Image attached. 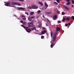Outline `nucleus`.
Here are the masks:
<instances>
[{
	"label": "nucleus",
	"instance_id": "nucleus-1",
	"mask_svg": "<svg viewBox=\"0 0 74 74\" xmlns=\"http://www.w3.org/2000/svg\"><path fill=\"white\" fill-rule=\"evenodd\" d=\"M21 26L23 27L25 30L26 32L28 33H30V32L32 31V30H34L33 28H32L31 29L29 27L25 26L23 25H21Z\"/></svg>",
	"mask_w": 74,
	"mask_h": 74
},
{
	"label": "nucleus",
	"instance_id": "nucleus-2",
	"mask_svg": "<svg viewBox=\"0 0 74 74\" xmlns=\"http://www.w3.org/2000/svg\"><path fill=\"white\" fill-rule=\"evenodd\" d=\"M34 22V21L32 20L31 22L28 23V27H34L35 26V25H34L33 22Z\"/></svg>",
	"mask_w": 74,
	"mask_h": 74
},
{
	"label": "nucleus",
	"instance_id": "nucleus-3",
	"mask_svg": "<svg viewBox=\"0 0 74 74\" xmlns=\"http://www.w3.org/2000/svg\"><path fill=\"white\" fill-rule=\"evenodd\" d=\"M53 39H52L51 40V42H55L56 41V38L55 37H53Z\"/></svg>",
	"mask_w": 74,
	"mask_h": 74
},
{
	"label": "nucleus",
	"instance_id": "nucleus-4",
	"mask_svg": "<svg viewBox=\"0 0 74 74\" xmlns=\"http://www.w3.org/2000/svg\"><path fill=\"white\" fill-rule=\"evenodd\" d=\"M32 8L33 9H36L38 8V7L35 5H32Z\"/></svg>",
	"mask_w": 74,
	"mask_h": 74
},
{
	"label": "nucleus",
	"instance_id": "nucleus-5",
	"mask_svg": "<svg viewBox=\"0 0 74 74\" xmlns=\"http://www.w3.org/2000/svg\"><path fill=\"white\" fill-rule=\"evenodd\" d=\"M47 33V32L45 30L42 31V32H41V33L42 34H45V33Z\"/></svg>",
	"mask_w": 74,
	"mask_h": 74
},
{
	"label": "nucleus",
	"instance_id": "nucleus-6",
	"mask_svg": "<svg viewBox=\"0 0 74 74\" xmlns=\"http://www.w3.org/2000/svg\"><path fill=\"white\" fill-rule=\"evenodd\" d=\"M18 9L19 10H26V9L25 8H18Z\"/></svg>",
	"mask_w": 74,
	"mask_h": 74
},
{
	"label": "nucleus",
	"instance_id": "nucleus-7",
	"mask_svg": "<svg viewBox=\"0 0 74 74\" xmlns=\"http://www.w3.org/2000/svg\"><path fill=\"white\" fill-rule=\"evenodd\" d=\"M55 45V43H54V42L52 43V44L51 45V48H52L53 46Z\"/></svg>",
	"mask_w": 74,
	"mask_h": 74
},
{
	"label": "nucleus",
	"instance_id": "nucleus-8",
	"mask_svg": "<svg viewBox=\"0 0 74 74\" xmlns=\"http://www.w3.org/2000/svg\"><path fill=\"white\" fill-rule=\"evenodd\" d=\"M57 16L56 15H55L54 16H53V19L54 20H55L56 19H57Z\"/></svg>",
	"mask_w": 74,
	"mask_h": 74
},
{
	"label": "nucleus",
	"instance_id": "nucleus-9",
	"mask_svg": "<svg viewBox=\"0 0 74 74\" xmlns=\"http://www.w3.org/2000/svg\"><path fill=\"white\" fill-rule=\"evenodd\" d=\"M10 5V2H8L7 3H6V4L5 3V5L7 6H8Z\"/></svg>",
	"mask_w": 74,
	"mask_h": 74
},
{
	"label": "nucleus",
	"instance_id": "nucleus-10",
	"mask_svg": "<svg viewBox=\"0 0 74 74\" xmlns=\"http://www.w3.org/2000/svg\"><path fill=\"white\" fill-rule=\"evenodd\" d=\"M57 32H59L60 31V29L58 27H57L56 29Z\"/></svg>",
	"mask_w": 74,
	"mask_h": 74
},
{
	"label": "nucleus",
	"instance_id": "nucleus-11",
	"mask_svg": "<svg viewBox=\"0 0 74 74\" xmlns=\"http://www.w3.org/2000/svg\"><path fill=\"white\" fill-rule=\"evenodd\" d=\"M64 7L65 9L67 10H69V9L65 5L64 6Z\"/></svg>",
	"mask_w": 74,
	"mask_h": 74
},
{
	"label": "nucleus",
	"instance_id": "nucleus-12",
	"mask_svg": "<svg viewBox=\"0 0 74 74\" xmlns=\"http://www.w3.org/2000/svg\"><path fill=\"white\" fill-rule=\"evenodd\" d=\"M18 3L12 2V5H16V4H18Z\"/></svg>",
	"mask_w": 74,
	"mask_h": 74
},
{
	"label": "nucleus",
	"instance_id": "nucleus-13",
	"mask_svg": "<svg viewBox=\"0 0 74 74\" xmlns=\"http://www.w3.org/2000/svg\"><path fill=\"white\" fill-rule=\"evenodd\" d=\"M56 32H54V33H53V37H55V38H56Z\"/></svg>",
	"mask_w": 74,
	"mask_h": 74
},
{
	"label": "nucleus",
	"instance_id": "nucleus-14",
	"mask_svg": "<svg viewBox=\"0 0 74 74\" xmlns=\"http://www.w3.org/2000/svg\"><path fill=\"white\" fill-rule=\"evenodd\" d=\"M28 19L29 21H32V18L30 17H29L28 18Z\"/></svg>",
	"mask_w": 74,
	"mask_h": 74
},
{
	"label": "nucleus",
	"instance_id": "nucleus-15",
	"mask_svg": "<svg viewBox=\"0 0 74 74\" xmlns=\"http://www.w3.org/2000/svg\"><path fill=\"white\" fill-rule=\"evenodd\" d=\"M46 13L47 14H50L52 13V12H46Z\"/></svg>",
	"mask_w": 74,
	"mask_h": 74
},
{
	"label": "nucleus",
	"instance_id": "nucleus-16",
	"mask_svg": "<svg viewBox=\"0 0 74 74\" xmlns=\"http://www.w3.org/2000/svg\"><path fill=\"white\" fill-rule=\"evenodd\" d=\"M45 6L47 7V8H45V9H46L48 7V5L46 3H45Z\"/></svg>",
	"mask_w": 74,
	"mask_h": 74
},
{
	"label": "nucleus",
	"instance_id": "nucleus-17",
	"mask_svg": "<svg viewBox=\"0 0 74 74\" xmlns=\"http://www.w3.org/2000/svg\"><path fill=\"white\" fill-rule=\"evenodd\" d=\"M39 3L42 6L43 5L42 3L41 2H39Z\"/></svg>",
	"mask_w": 74,
	"mask_h": 74
},
{
	"label": "nucleus",
	"instance_id": "nucleus-18",
	"mask_svg": "<svg viewBox=\"0 0 74 74\" xmlns=\"http://www.w3.org/2000/svg\"><path fill=\"white\" fill-rule=\"evenodd\" d=\"M65 20H66V18H63L62 21V22H64V21H65Z\"/></svg>",
	"mask_w": 74,
	"mask_h": 74
},
{
	"label": "nucleus",
	"instance_id": "nucleus-19",
	"mask_svg": "<svg viewBox=\"0 0 74 74\" xmlns=\"http://www.w3.org/2000/svg\"><path fill=\"white\" fill-rule=\"evenodd\" d=\"M66 4L67 5H69L71 4V2H67Z\"/></svg>",
	"mask_w": 74,
	"mask_h": 74
},
{
	"label": "nucleus",
	"instance_id": "nucleus-20",
	"mask_svg": "<svg viewBox=\"0 0 74 74\" xmlns=\"http://www.w3.org/2000/svg\"><path fill=\"white\" fill-rule=\"evenodd\" d=\"M17 3H18V4H16V5H17L18 6H21V4L20 3H19L18 2H17Z\"/></svg>",
	"mask_w": 74,
	"mask_h": 74
},
{
	"label": "nucleus",
	"instance_id": "nucleus-21",
	"mask_svg": "<svg viewBox=\"0 0 74 74\" xmlns=\"http://www.w3.org/2000/svg\"><path fill=\"white\" fill-rule=\"evenodd\" d=\"M53 32H51V37H52V36H53Z\"/></svg>",
	"mask_w": 74,
	"mask_h": 74
},
{
	"label": "nucleus",
	"instance_id": "nucleus-22",
	"mask_svg": "<svg viewBox=\"0 0 74 74\" xmlns=\"http://www.w3.org/2000/svg\"><path fill=\"white\" fill-rule=\"evenodd\" d=\"M41 38L42 39H44V36H41Z\"/></svg>",
	"mask_w": 74,
	"mask_h": 74
},
{
	"label": "nucleus",
	"instance_id": "nucleus-23",
	"mask_svg": "<svg viewBox=\"0 0 74 74\" xmlns=\"http://www.w3.org/2000/svg\"><path fill=\"white\" fill-rule=\"evenodd\" d=\"M20 22L22 24H23L24 23L23 21L22 20H20Z\"/></svg>",
	"mask_w": 74,
	"mask_h": 74
},
{
	"label": "nucleus",
	"instance_id": "nucleus-24",
	"mask_svg": "<svg viewBox=\"0 0 74 74\" xmlns=\"http://www.w3.org/2000/svg\"><path fill=\"white\" fill-rule=\"evenodd\" d=\"M32 7H30V6H29V7H28V8L29 9H32Z\"/></svg>",
	"mask_w": 74,
	"mask_h": 74
},
{
	"label": "nucleus",
	"instance_id": "nucleus-25",
	"mask_svg": "<svg viewBox=\"0 0 74 74\" xmlns=\"http://www.w3.org/2000/svg\"><path fill=\"white\" fill-rule=\"evenodd\" d=\"M31 19H34V18H35V16H32L31 17Z\"/></svg>",
	"mask_w": 74,
	"mask_h": 74
},
{
	"label": "nucleus",
	"instance_id": "nucleus-26",
	"mask_svg": "<svg viewBox=\"0 0 74 74\" xmlns=\"http://www.w3.org/2000/svg\"><path fill=\"white\" fill-rule=\"evenodd\" d=\"M33 14H34V12H31L30 13V14L31 15H33Z\"/></svg>",
	"mask_w": 74,
	"mask_h": 74
},
{
	"label": "nucleus",
	"instance_id": "nucleus-27",
	"mask_svg": "<svg viewBox=\"0 0 74 74\" xmlns=\"http://www.w3.org/2000/svg\"><path fill=\"white\" fill-rule=\"evenodd\" d=\"M61 23V21H58V23L59 24Z\"/></svg>",
	"mask_w": 74,
	"mask_h": 74
},
{
	"label": "nucleus",
	"instance_id": "nucleus-28",
	"mask_svg": "<svg viewBox=\"0 0 74 74\" xmlns=\"http://www.w3.org/2000/svg\"><path fill=\"white\" fill-rule=\"evenodd\" d=\"M41 24H39L38 25V27H41Z\"/></svg>",
	"mask_w": 74,
	"mask_h": 74
},
{
	"label": "nucleus",
	"instance_id": "nucleus-29",
	"mask_svg": "<svg viewBox=\"0 0 74 74\" xmlns=\"http://www.w3.org/2000/svg\"><path fill=\"white\" fill-rule=\"evenodd\" d=\"M25 13L26 14H27L28 16L29 15V13L28 12H25Z\"/></svg>",
	"mask_w": 74,
	"mask_h": 74
},
{
	"label": "nucleus",
	"instance_id": "nucleus-30",
	"mask_svg": "<svg viewBox=\"0 0 74 74\" xmlns=\"http://www.w3.org/2000/svg\"><path fill=\"white\" fill-rule=\"evenodd\" d=\"M69 19H70V18H67L66 19V21H67L68 20H69Z\"/></svg>",
	"mask_w": 74,
	"mask_h": 74
},
{
	"label": "nucleus",
	"instance_id": "nucleus-31",
	"mask_svg": "<svg viewBox=\"0 0 74 74\" xmlns=\"http://www.w3.org/2000/svg\"><path fill=\"white\" fill-rule=\"evenodd\" d=\"M54 4H56V5H58V3L56 2H54Z\"/></svg>",
	"mask_w": 74,
	"mask_h": 74
},
{
	"label": "nucleus",
	"instance_id": "nucleus-32",
	"mask_svg": "<svg viewBox=\"0 0 74 74\" xmlns=\"http://www.w3.org/2000/svg\"><path fill=\"white\" fill-rule=\"evenodd\" d=\"M56 1L57 2H58V3H60V1L59 0H56Z\"/></svg>",
	"mask_w": 74,
	"mask_h": 74
},
{
	"label": "nucleus",
	"instance_id": "nucleus-33",
	"mask_svg": "<svg viewBox=\"0 0 74 74\" xmlns=\"http://www.w3.org/2000/svg\"><path fill=\"white\" fill-rule=\"evenodd\" d=\"M40 12H41V11L40 10H39L38 11V13L39 14L40 13Z\"/></svg>",
	"mask_w": 74,
	"mask_h": 74
},
{
	"label": "nucleus",
	"instance_id": "nucleus-34",
	"mask_svg": "<svg viewBox=\"0 0 74 74\" xmlns=\"http://www.w3.org/2000/svg\"><path fill=\"white\" fill-rule=\"evenodd\" d=\"M62 14L63 15H64L65 14V13L64 12H62Z\"/></svg>",
	"mask_w": 74,
	"mask_h": 74
},
{
	"label": "nucleus",
	"instance_id": "nucleus-35",
	"mask_svg": "<svg viewBox=\"0 0 74 74\" xmlns=\"http://www.w3.org/2000/svg\"><path fill=\"white\" fill-rule=\"evenodd\" d=\"M24 25H26V22H23V23Z\"/></svg>",
	"mask_w": 74,
	"mask_h": 74
},
{
	"label": "nucleus",
	"instance_id": "nucleus-36",
	"mask_svg": "<svg viewBox=\"0 0 74 74\" xmlns=\"http://www.w3.org/2000/svg\"><path fill=\"white\" fill-rule=\"evenodd\" d=\"M23 20H25L26 19V18H23Z\"/></svg>",
	"mask_w": 74,
	"mask_h": 74
},
{
	"label": "nucleus",
	"instance_id": "nucleus-37",
	"mask_svg": "<svg viewBox=\"0 0 74 74\" xmlns=\"http://www.w3.org/2000/svg\"><path fill=\"white\" fill-rule=\"evenodd\" d=\"M19 1L21 2H24V0H18Z\"/></svg>",
	"mask_w": 74,
	"mask_h": 74
},
{
	"label": "nucleus",
	"instance_id": "nucleus-38",
	"mask_svg": "<svg viewBox=\"0 0 74 74\" xmlns=\"http://www.w3.org/2000/svg\"><path fill=\"white\" fill-rule=\"evenodd\" d=\"M33 29H34V30H36V27H33Z\"/></svg>",
	"mask_w": 74,
	"mask_h": 74
},
{
	"label": "nucleus",
	"instance_id": "nucleus-39",
	"mask_svg": "<svg viewBox=\"0 0 74 74\" xmlns=\"http://www.w3.org/2000/svg\"><path fill=\"white\" fill-rule=\"evenodd\" d=\"M72 3H73V4H74V1L72 0Z\"/></svg>",
	"mask_w": 74,
	"mask_h": 74
},
{
	"label": "nucleus",
	"instance_id": "nucleus-40",
	"mask_svg": "<svg viewBox=\"0 0 74 74\" xmlns=\"http://www.w3.org/2000/svg\"><path fill=\"white\" fill-rule=\"evenodd\" d=\"M42 29L43 30H45V28L44 27H42Z\"/></svg>",
	"mask_w": 74,
	"mask_h": 74
},
{
	"label": "nucleus",
	"instance_id": "nucleus-41",
	"mask_svg": "<svg viewBox=\"0 0 74 74\" xmlns=\"http://www.w3.org/2000/svg\"><path fill=\"white\" fill-rule=\"evenodd\" d=\"M42 16H43V18H44V19H45V16L44 15H43Z\"/></svg>",
	"mask_w": 74,
	"mask_h": 74
},
{
	"label": "nucleus",
	"instance_id": "nucleus-42",
	"mask_svg": "<svg viewBox=\"0 0 74 74\" xmlns=\"http://www.w3.org/2000/svg\"><path fill=\"white\" fill-rule=\"evenodd\" d=\"M22 18H23V17H25V16L23 15L22 16H21Z\"/></svg>",
	"mask_w": 74,
	"mask_h": 74
},
{
	"label": "nucleus",
	"instance_id": "nucleus-43",
	"mask_svg": "<svg viewBox=\"0 0 74 74\" xmlns=\"http://www.w3.org/2000/svg\"><path fill=\"white\" fill-rule=\"evenodd\" d=\"M72 16V18L74 20V16Z\"/></svg>",
	"mask_w": 74,
	"mask_h": 74
},
{
	"label": "nucleus",
	"instance_id": "nucleus-44",
	"mask_svg": "<svg viewBox=\"0 0 74 74\" xmlns=\"http://www.w3.org/2000/svg\"><path fill=\"white\" fill-rule=\"evenodd\" d=\"M66 1H67V2H69L70 1V0H66Z\"/></svg>",
	"mask_w": 74,
	"mask_h": 74
},
{
	"label": "nucleus",
	"instance_id": "nucleus-45",
	"mask_svg": "<svg viewBox=\"0 0 74 74\" xmlns=\"http://www.w3.org/2000/svg\"><path fill=\"white\" fill-rule=\"evenodd\" d=\"M68 25H71V24L70 23H69L68 24Z\"/></svg>",
	"mask_w": 74,
	"mask_h": 74
},
{
	"label": "nucleus",
	"instance_id": "nucleus-46",
	"mask_svg": "<svg viewBox=\"0 0 74 74\" xmlns=\"http://www.w3.org/2000/svg\"><path fill=\"white\" fill-rule=\"evenodd\" d=\"M68 25V24H66L65 25V26H66V27H67Z\"/></svg>",
	"mask_w": 74,
	"mask_h": 74
},
{
	"label": "nucleus",
	"instance_id": "nucleus-47",
	"mask_svg": "<svg viewBox=\"0 0 74 74\" xmlns=\"http://www.w3.org/2000/svg\"><path fill=\"white\" fill-rule=\"evenodd\" d=\"M74 7V6L73 5H72V7L73 8Z\"/></svg>",
	"mask_w": 74,
	"mask_h": 74
},
{
	"label": "nucleus",
	"instance_id": "nucleus-48",
	"mask_svg": "<svg viewBox=\"0 0 74 74\" xmlns=\"http://www.w3.org/2000/svg\"><path fill=\"white\" fill-rule=\"evenodd\" d=\"M12 7H14V8H16V7L15 6H12Z\"/></svg>",
	"mask_w": 74,
	"mask_h": 74
},
{
	"label": "nucleus",
	"instance_id": "nucleus-49",
	"mask_svg": "<svg viewBox=\"0 0 74 74\" xmlns=\"http://www.w3.org/2000/svg\"><path fill=\"white\" fill-rule=\"evenodd\" d=\"M14 16H15L16 17V15H14Z\"/></svg>",
	"mask_w": 74,
	"mask_h": 74
},
{
	"label": "nucleus",
	"instance_id": "nucleus-50",
	"mask_svg": "<svg viewBox=\"0 0 74 74\" xmlns=\"http://www.w3.org/2000/svg\"><path fill=\"white\" fill-rule=\"evenodd\" d=\"M46 25L47 26H48V25L47 24V23H46Z\"/></svg>",
	"mask_w": 74,
	"mask_h": 74
},
{
	"label": "nucleus",
	"instance_id": "nucleus-51",
	"mask_svg": "<svg viewBox=\"0 0 74 74\" xmlns=\"http://www.w3.org/2000/svg\"><path fill=\"white\" fill-rule=\"evenodd\" d=\"M60 5H59L58 6V7L60 8Z\"/></svg>",
	"mask_w": 74,
	"mask_h": 74
},
{
	"label": "nucleus",
	"instance_id": "nucleus-52",
	"mask_svg": "<svg viewBox=\"0 0 74 74\" xmlns=\"http://www.w3.org/2000/svg\"><path fill=\"white\" fill-rule=\"evenodd\" d=\"M38 24H39L40 23V22L39 21V22H38Z\"/></svg>",
	"mask_w": 74,
	"mask_h": 74
},
{
	"label": "nucleus",
	"instance_id": "nucleus-53",
	"mask_svg": "<svg viewBox=\"0 0 74 74\" xmlns=\"http://www.w3.org/2000/svg\"><path fill=\"white\" fill-rule=\"evenodd\" d=\"M54 11H55L56 10V9H54Z\"/></svg>",
	"mask_w": 74,
	"mask_h": 74
},
{
	"label": "nucleus",
	"instance_id": "nucleus-54",
	"mask_svg": "<svg viewBox=\"0 0 74 74\" xmlns=\"http://www.w3.org/2000/svg\"><path fill=\"white\" fill-rule=\"evenodd\" d=\"M47 0V1H50L51 0Z\"/></svg>",
	"mask_w": 74,
	"mask_h": 74
},
{
	"label": "nucleus",
	"instance_id": "nucleus-55",
	"mask_svg": "<svg viewBox=\"0 0 74 74\" xmlns=\"http://www.w3.org/2000/svg\"><path fill=\"white\" fill-rule=\"evenodd\" d=\"M59 0L62 1V0Z\"/></svg>",
	"mask_w": 74,
	"mask_h": 74
},
{
	"label": "nucleus",
	"instance_id": "nucleus-56",
	"mask_svg": "<svg viewBox=\"0 0 74 74\" xmlns=\"http://www.w3.org/2000/svg\"><path fill=\"white\" fill-rule=\"evenodd\" d=\"M48 21H49V20H48Z\"/></svg>",
	"mask_w": 74,
	"mask_h": 74
},
{
	"label": "nucleus",
	"instance_id": "nucleus-57",
	"mask_svg": "<svg viewBox=\"0 0 74 74\" xmlns=\"http://www.w3.org/2000/svg\"><path fill=\"white\" fill-rule=\"evenodd\" d=\"M38 18V17L37 18Z\"/></svg>",
	"mask_w": 74,
	"mask_h": 74
}]
</instances>
